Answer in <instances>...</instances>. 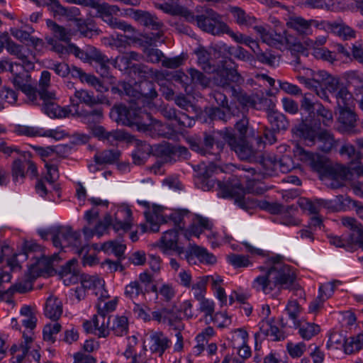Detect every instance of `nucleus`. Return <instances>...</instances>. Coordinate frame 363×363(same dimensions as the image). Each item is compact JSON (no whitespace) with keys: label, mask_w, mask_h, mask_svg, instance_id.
<instances>
[{"label":"nucleus","mask_w":363,"mask_h":363,"mask_svg":"<svg viewBox=\"0 0 363 363\" xmlns=\"http://www.w3.org/2000/svg\"><path fill=\"white\" fill-rule=\"evenodd\" d=\"M262 274L252 282V288L257 292L272 294L283 289L298 291L301 289L297 282L294 269L281 261V256L271 257L266 266H259Z\"/></svg>","instance_id":"1"},{"label":"nucleus","mask_w":363,"mask_h":363,"mask_svg":"<svg viewBox=\"0 0 363 363\" xmlns=\"http://www.w3.org/2000/svg\"><path fill=\"white\" fill-rule=\"evenodd\" d=\"M196 167L195 182L198 187L203 191H210L216 183L221 190L223 197H233L244 190L242 176L232 175L225 184L220 181L216 182L213 179L212 176L218 169L213 162H209L208 164L202 162Z\"/></svg>","instance_id":"2"},{"label":"nucleus","mask_w":363,"mask_h":363,"mask_svg":"<svg viewBox=\"0 0 363 363\" xmlns=\"http://www.w3.org/2000/svg\"><path fill=\"white\" fill-rule=\"evenodd\" d=\"M129 105L123 104L114 106L110 113L111 118L118 123L126 126H137L141 131L149 130V125L145 123V119L149 118L146 111L143 110L142 105L135 104V100L133 98L127 99Z\"/></svg>","instance_id":"3"},{"label":"nucleus","mask_w":363,"mask_h":363,"mask_svg":"<svg viewBox=\"0 0 363 363\" xmlns=\"http://www.w3.org/2000/svg\"><path fill=\"white\" fill-rule=\"evenodd\" d=\"M196 15L192 13V20H186L190 23H196L203 31L213 35L228 34L230 36L233 30L223 21L222 16L208 7H196Z\"/></svg>","instance_id":"4"},{"label":"nucleus","mask_w":363,"mask_h":363,"mask_svg":"<svg viewBox=\"0 0 363 363\" xmlns=\"http://www.w3.org/2000/svg\"><path fill=\"white\" fill-rule=\"evenodd\" d=\"M112 225L116 232L123 230L127 232L132 226V211L128 207H121L118 209L113 221L110 215H106L103 220H99L95 225V233L100 237L104 235L110 225Z\"/></svg>","instance_id":"5"},{"label":"nucleus","mask_w":363,"mask_h":363,"mask_svg":"<svg viewBox=\"0 0 363 363\" xmlns=\"http://www.w3.org/2000/svg\"><path fill=\"white\" fill-rule=\"evenodd\" d=\"M52 243L55 247L64 249L72 247L74 252L82 255L86 246H82L80 234L72 230L69 226L57 227L51 233Z\"/></svg>","instance_id":"6"},{"label":"nucleus","mask_w":363,"mask_h":363,"mask_svg":"<svg viewBox=\"0 0 363 363\" xmlns=\"http://www.w3.org/2000/svg\"><path fill=\"white\" fill-rule=\"evenodd\" d=\"M218 133L223 138L230 147V149L235 152L237 155L242 160L254 162L258 157L259 151L255 150L247 142L240 139L238 140L231 129L225 128L220 130Z\"/></svg>","instance_id":"7"},{"label":"nucleus","mask_w":363,"mask_h":363,"mask_svg":"<svg viewBox=\"0 0 363 363\" xmlns=\"http://www.w3.org/2000/svg\"><path fill=\"white\" fill-rule=\"evenodd\" d=\"M120 11V8L117 5H111L108 3H101L96 9V16L101 18L111 28L119 29L124 32L133 33L135 29L130 25L123 21H121L117 18H114L113 15H116Z\"/></svg>","instance_id":"8"},{"label":"nucleus","mask_w":363,"mask_h":363,"mask_svg":"<svg viewBox=\"0 0 363 363\" xmlns=\"http://www.w3.org/2000/svg\"><path fill=\"white\" fill-rule=\"evenodd\" d=\"M191 149L203 155H210L215 157V160H220L224 143L216 140L214 135L205 133L203 140H191L189 141Z\"/></svg>","instance_id":"9"},{"label":"nucleus","mask_w":363,"mask_h":363,"mask_svg":"<svg viewBox=\"0 0 363 363\" xmlns=\"http://www.w3.org/2000/svg\"><path fill=\"white\" fill-rule=\"evenodd\" d=\"M155 246L167 255H172L173 252L182 255L186 252L184 247L179 244V233L176 229L166 230Z\"/></svg>","instance_id":"10"},{"label":"nucleus","mask_w":363,"mask_h":363,"mask_svg":"<svg viewBox=\"0 0 363 363\" xmlns=\"http://www.w3.org/2000/svg\"><path fill=\"white\" fill-rule=\"evenodd\" d=\"M337 130L343 134L355 135L360 132L357 128V115L351 107L338 109Z\"/></svg>","instance_id":"11"},{"label":"nucleus","mask_w":363,"mask_h":363,"mask_svg":"<svg viewBox=\"0 0 363 363\" xmlns=\"http://www.w3.org/2000/svg\"><path fill=\"white\" fill-rule=\"evenodd\" d=\"M295 155L298 157L301 161L308 164L315 172L322 173L327 169V158L323 155L306 151L299 146L296 147Z\"/></svg>","instance_id":"12"},{"label":"nucleus","mask_w":363,"mask_h":363,"mask_svg":"<svg viewBox=\"0 0 363 363\" xmlns=\"http://www.w3.org/2000/svg\"><path fill=\"white\" fill-rule=\"evenodd\" d=\"M306 75H310L311 77L301 75L300 74L296 77L298 82L304 84L308 89L314 91L318 96L320 99L330 101L329 96L323 87L321 86V71L314 73L311 69H307Z\"/></svg>","instance_id":"13"},{"label":"nucleus","mask_w":363,"mask_h":363,"mask_svg":"<svg viewBox=\"0 0 363 363\" xmlns=\"http://www.w3.org/2000/svg\"><path fill=\"white\" fill-rule=\"evenodd\" d=\"M128 15L132 16L139 23L150 28L152 30H158L157 33V38H160L162 35L160 30L163 27V23L158 20V18L152 15L150 13L142 11L130 9L128 10Z\"/></svg>","instance_id":"14"},{"label":"nucleus","mask_w":363,"mask_h":363,"mask_svg":"<svg viewBox=\"0 0 363 363\" xmlns=\"http://www.w3.org/2000/svg\"><path fill=\"white\" fill-rule=\"evenodd\" d=\"M325 180L329 188L338 189L343 186L344 181L352 180V172L347 167L337 166L331 169Z\"/></svg>","instance_id":"15"},{"label":"nucleus","mask_w":363,"mask_h":363,"mask_svg":"<svg viewBox=\"0 0 363 363\" xmlns=\"http://www.w3.org/2000/svg\"><path fill=\"white\" fill-rule=\"evenodd\" d=\"M139 90L134 89L132 98L135 100V104L142 105L145 106L146 104H149L150 101L155 99L157 96V93L153 82L145 80L138 84Z\"/></svg>","instance_id":"16"},{"label":"nucleus","mask_w":363,"mask_h":363,"mask_svg":"<svg viewBox=\"0 0 363 363\" xmlns=\"http://www.w3.org/2000/svg\"><path fill=\"white\" fill-rule=\"evenodd\" d=\"M171 340L162 331H152L147 339V346L153 354L162 357L170 347Z\"/></svg>","instance_id":"17"},{"label":"nucleus","mask_w":363,"mask_h":363,"mask_svg":"<svg viewBox=\"0 0 363 363\" xmlns=\"http://www.w3.org/2000/svg\"><path fill=\"white\" fill-rule=\"evenodd\" d=\"M194 257L198 258L201 262L207 264H213L217 261L216 256L208 252L206 249L190 244L185 252L184 258L189 263H191Z\"/></svg>","instance_id":"18"},{"label":"nucleus","mask_w":363,"mask_h":363,"mask_svg":"<svg viewBox=\"0 0 363 363\" xmlns=\"http://www.w3.org/2000/svg\"><path fill=\"white\" fill-rule=\"evenodd\" d=\"M131 143L135 147V150L132 153L133 163L136 165L145 164L152 153L151 145L145 141L138 139H133Z\"/></svg>","instance_id":"19"},{"label":"nucleus","mask_w":363,"mask_h":363,"mask_svg":"<svg viewBox=\"0 0 363 363\" xmlns=\"http://www.w3.org/2000/svg\"><path fill=\"white\" fill-rule=\"evenodd\" d=\"M317 148L323 152H330L337 145V140L335 139L332 132L326 129L320 130L318 132L315 140Z\"/></svg>","instance_id":"20"},{"label":"nucleus","mask_w":363,"mask_h":363,"mask_svg":"<svg viewBox=\"0 0 363 363\" xmlns=\"http://www.w3.org/2000/svg\"><path fill=\"white\" fill-rule=\"evenodd\" d=\"M77 261L72 259L61 267L60 276L65 285L77 283L79 281V273L77 269Z\"/></svg>","instance_id":"21"},{"label":"nucleus","mask_w":363,"mask_h":363,"mask_svg":"<svg viewBox=\"0 0 363 363\" xmlns=\"http://www.w3.org/2000/svg\"><path fill=\"white\" fill-rule=\"evenodd\" d=\"M18 67H21V64L10 63L9 65V70L13 76L11 82L16 89L21 90L23 87L33 82V80L28 72L25 71L21 72Z\"/></svg>","instance_id":"22"},{"label":"nucleus","mask_w":363,"mask_h":363,"mask_svg":"<svg viewBox=\"0 0 363 363\" xmlns=\"http://www.w3.org/2000/svg\"><path fill=\"white\" fill-rule=\"evenodd\" d=\"M22 253H19L18 255L22 257L23 259H32L35 260L30 266L37 264L39 259L43 257L42 247L33 240L25 241L22 247Z\"/></svg>","instance_id":"23"},{"label":"nucleus","mask_w":363,"mask_h":363,"mask_svg":"<svg viewBox=\"0 0 363 363\" xmlns=\"http://www.w3.org/2000/svg\"><path fill=\"white\" fill-rule=\"evenodd\" d=\"M293 131L297 136L303 138L308 145H313L315 144L318 133L315 128L308 123L302 122L298 125Z\"/></svg>","instance_id":"24"},{"label":"nucleus","mask_w":363,"mask_h":363,"mask_svg":"<svg viewBox=\"0 0 363 363\" xmlns=\"http://www.w3.org/2000/svg\"><path fill=\"white\" fill-rule=\"evenodd\" d=\"M311 19L306 20L301 16H290L286 22L288 28L296 30L301 35H308L311 33Z\"/></svg>","instance_id":"25"},{"label":"nucleus","mask_w":363,"mask_h":363,"mask_svg":"<svg viewBox=\"0 0 363 363\" xmlns=\"http://www.w3.org/2000/svg\"><path fill=\"white\" fill-rule=\"evenodd\" d=\"M62 301L55 296H50L48 298L45 308V315L46 317L57 321L62 315Z\"/></svg>","instance_id":"26"},{"label":"nucleus","mask_w":363,"mask_h":363,"mask_svg":"<svg viewBox=\"0 0 363 363\" xmlns=\"http://www.w3.org/2000/svg\"><path fill=\"white\" fill-rule=\"evenodd\" d=\"M74 97V99L71 98V103L72 106L75 108V114L77 115H79L77 111L79 103L85 104L89 106H92L98 103L97 99L94 95L84 89L76 90Z\"/></svg>","instance_id":"27"},{"label":"nucleus","mask_w":363,"mask_h":363,"mask_svg":"<svg viewBox=\"0 0 363 363\" xmlns=\"http://www.w3.org/2000/svg\"><path fill=\"white\" fill-rule=\"evenodd\" d=\"M92 323L95 330H97L96 335L99 337H106L109 334L110 317L106 318V315L99 313L92 318Z\"/></svg>","instance_id":"28"},{"label":"nucleus","mask_w":363,"mask_h":363,"mask_svg":"<svg viewBox=\"0 0 363 363\" xmlns=\"http://www.w3.org/2000/svg\"><path fill=\"white\" fill-rule=\"evenodd\" d=\"M267 118L274 131L285 130L289 126L286 117L275 109L269 112Z\"/></svg>","instance_id":"29"},{"label":"nucleus","mask_w":363,"mask_h":363,"mask_svg":"<svg viewBox=\"0 0 363 363\" xmlns=\"http://www.w3.org/2000/svg\"><path fill=\"white\" fill-rule=\"evenodd\" d=\"M47 26L50 28L55 39L63 42H69L71 40L73 33L71 29L58 25L52 20L47 21Z\"/></svg>","instance_id":"30"},{"label":"nucleus","mask_w":363,"mask_h":363,"mask_svg":"<svg viewBox=\"0 0 363 363\" xmlns=\"http://www.w3.org/2000/svg\"><path fill=\"white\" fill-rule=\"evenodd\" d=\"M76 26L77 30L79 33L80 35L86 38H91L94 35H99L101 32L91 20L77 19Z\"/></svg>","instance_id":"31"},{"label":"nucleus","mask_w":363,"mask_h":363,"mask_svg":"<svg viewBox=\"0 0 363 363\" xmlns=\"http://www.w3.org/2000/svg\"><path fill=\"white\" fill-rule=\"evenodd\" d=\"M148 290L143 289L138 281H131L125 289V295L133 303L139 301L140 298H144Z\"/></svg>","instance_id":"32"},{"label":"nucleus","mask_w":363,"mask_h":363,"mask_svg":"<svg viewBox=\"0 0 363 363\" xmlns=\"http://www.w3.org/2000/svg\"><path fill=\"white\" fill-rule=\"evenodd\" d=\"M329 204L336 211H346L352 207L357 208L359 202L352 200L350 197L345 195H338L333 199L328 201Z\"/></svg>","instance_id":"33"},{"label":"nucleus","mask_w":363,"mask_h":363,"mask_svg":"<svg viewBox=\"0 0 363 363\" xmlns=\"http://www.w3.org/2000/svg\"><path fill=\"white\" fill-rule=\"evenodd\" d=\"M91 61H94L96 63L97 72L101 74L103 77L108 78L111 77L110 74V67L108 65L110 62V60L107 56L104 55L99 50H96Z\"/></svg>","instance_id":"34"},{"label":"nucleus","mask_w":363,"mask_h":363,"mask_svg":"<svg viewBox=\"0 0 363 363\" xmlns=\"http://www.w3.org/2000/svg\"><path fill=\"white\" fill-rule=\"evenodd\" d=\"M43 110L52 118H61L69 116L71 110L60 107L56 101L43 104Z\"/></svg>","instance_id":"35"},{"label":"nucleus","mask_w":363,"mask_h":363,"mask_svg":"<svg viewBox=\"0 0 363 363\" xmlns=\"http://www.w3.org/2000/svg\"><path fill=\"white\" fill-rule=\"evenodd\" d=\"M157 6L159 9L171 15L182 16L184 17L186 20L193 19L192 12L184 6L172 5L167 3L157 4Z\"/></svg>","instance_id":"36"},{"label":"nucleus","mask_w":363,"mask_h":363,"mask_svg":"<svg viewBox=\"0 0 363 363\" xmlns=\"http://www.w3.org/2000/svg\"><path fill=\"white\" fill-rule=\"evenodd\" d=\"M339 78L334 77L325 71H321V86L331 93L335 94L342 86Z\"/></svg>","instance_id":"37"},{"label":"nucleus","mask_w":363,"mask_h":363,"mask_svg":"<svg viewBox=\"0 0 363 363\" xmlns=\"http://www.w3.org/2000/svg\"><path fill=\"white\" fill-rule=\"evenodd\" d=\"M197 56V61L201 69L208 73L216 70L215 66L211 62V55L204 48H199L194 50Z\"/></svg>","instance_id":"38"},{"label":"nucleus","mask_w":363,"mask_h":363,"mask_svg":"<svg viewBox=\"0 0 363 363\" xmlns=\"http://www.w3.org/2000/svg\"><path fill=\"white\" fill-rule=\"evenodd\" d=\"M298 203L302 209L308 211L310 213L314 215L318 213L321 206L325 208H330L331 206L328 201L324 199H315L312 201L308 199H302L299 201Z\"/></svg>","instance_id":"39"},{"label":"nucleus","mask_w":363,"mask_h":363,"mask_svg":"<svg viewBox=\"0 0 363 363\" xmlns=\"http://www.w3.org/2000/svg\"><path fill=\"white\" fill-rule=\"evenodd\" d=\"M241 106L252 107L254 95H248L238 86L229 87V93Z\"/></svg>","instance_id":"40"},{"label":"nucleus","mask_w":363,"mask_h":363,"mask_svg":"<svg viewBox=\"0 0 363 363\" xmlns=\"http://www.w3.org/2000/svg\"><path fill=\"white\" fill-rule=\"evenodd\" d=\"M108 328L112 330L116 336L121 337L126 335L128 330V318L125 316L113 317Z\"/></svg>","instance_id":"41"},{"label":"nucleus","mask_w":363,"mask_h":363,"mask_svg":"<svg viewBox=\"0 0 363 363\" xmlns=\"http://www.w3.org/2000/svg\"><path fill=\"white\" fill-rule=\"evenodd\" d=\"M160 206L153 207V213H145V216L147 223H150V230L153 233H157L160 230L159 223H165L164 218L160 214L161 211Z\"/></svg>","instance_id":"42"},{"label":"nucleus","mask_w":363,"mask_h":363,"mask_svg":"<svg viewBox=\"0 0 363 363\" xmlns=\"http://www.w3.org/2000/svg\"><path fill=\"white\" fill-rule=\"evenodd\" d=\"M335 97L338 109L351 107L353 102L352 94L345 86L342 85L341 88L335 94Z\"/></svg>","instance_id":"43"},{"label":"nucleus","mask_w":363,"mask_h":363,"mask_svg":"<svg viewBox=\"0 0 363 363\" xmlns=\"http://www.w3.org/2000/svg\"><path fill=\"white\" fill-rule=\"evenodd\" d=\"M230 11L235 22L240 26H252L256 21L255 17L247 15L245 11L240 7H232Z\"/></svg>","instance_id":"44"},{"label":"nucleus","mask_w":363,"mask_h":363,"mask_svg":"<svg viewBox=\"0 0 363 363\" xmlns=\"http://www.w3.org/2000/svg\"><path fill=\"white\" fill-rule=\"evenodd\" d=\"M252 108L257 110H265L267 115L271 111H274L275 104L271 99L266 97L263 94H254Z\"/></svg>","instance_id":"45"},{"label":"nucleus","mask_w":363,"mask_h":363,"mask_svg":"<svg viewBox=\"0 0 363 363\" xmlns=\"http://www.w3.org/2000/svg\"><path fill=\"white\" fill-rule=\"evenodd\" d=\"M68 49L69 50V53L73 54L75 57L84 61H91L97 50L93 46H88L86 50H82L74 44H69Z\"/></svg>","instance_id":"46"},{"label":"nucleus","mask_w":363,"mask_h":363,"mask_svg":"<svg viewBox=\"0 0 363 363\" xmlns=\"http://www.w3.org/2000/svg\"><path fill=\"white\" fill-rule=\"evenodd\" d=\"M11 275L9 272L0 270V294H6L7 290L16 291L20 293H25L27 291L26 286H22L21 284H16L6 289V284H9L11 281Z\"/></svg>","instance_id":"47"},{"label":"nucleus","mask_w":363,"mask_h":363,"mask_svg":"<svg viewBox=\"0 0 363 363\" xmlns=\"http://www.w3.org/2000/svg\"><path fill=\"white\" fill-rule=\"evenodd\" d=\"M121 155L118 149L106 150L95 155V160L99 164H111L117 161Z\"/></svg>","instance_id":"48"},{"label":"nucleus","mask_w":363,"mask_h":363,"mask_svg":"<svg viewBox=\"0 0 363 363\" xmlns=\"http://www.w3.org/2000/svg\"><path fill=\"white\" fill-rule=\"evenodd\" d=\"M333 33L338 35L343 40H349L355 35L354 30L347 26L342 20L334 21Z\"/></svg>","instance_id":"49"},{"label":"nucleus","mask_w":363,"mask_h":363,"mask_svg":"<svg viewBox=\"0 0 363 363\" xmlns=\"http://www.w3.org/2000/svg\"><path fill=\"white\" fill-rule=\"evenodd\" d=\"M296 327L298 328V333L305 340H310L320 332L318 325L311 323H297Z\"/></svg>","instance_id":"50"},{"label":"nucleus","mask_w":363,"mask_h":363,"mask_svg":"<svg viewBox=\"0 0 363 363\" xmlns=\"http://www.w3.org/2000/svg\"><path fill=\"white\" fill-rule=\"evenodd\" d=\"M348 85L354 86L357 89L363 90V74L357 70H349L342 74Z\"/></svg>","instance_id":"51"},{"label":"nucleus","mask_w":363,"mask_h":363,"mask_svg":"<svg viewBox=\"0 0 363 363\" xmlns=\"http://www.w3.org/2000/svg\"><path fill=\"white\" fill-rule=\"evenodd\" d=\"M345 352L347 354H352L363 349V334L350 337L345 341Z\"/></svg>","instance_id":"52"},{"label":"nucleus","mask_w":363,"mask_h":363,"mask_svg":"<svg viewBox=\"0 0 363 363\" xmlns=\"http://www.w3.org/2000/svg\"><path fill=\"white\" fill-rule=\"evenodd\" d=\"M152 319L158 322L167 323L170 326H174L177 318L174 313L166 308L162 309L161 311H153L152 313Z\"/></svg>","instance_id":"53"},{"label":"nucleus","mask_w":363,"mask_h":363,"mask_svg":"<svg viewBox=\"0 0 363 363\" xmlns=\"http://www.w3.org/2000/svg\"><path fill=\"white\" fill-rule=\"evenodd\" d=\"M79 280L83 288L88 289H101L104 286V281L97 277L90 276L88 274H79Z\"/></svg>","instance_id":"54"},{"label":"nucleus","mask_w":363,"mask_h":363,"mask_svg":"<svg viewBox=\"0 0 363 363\" xmlns=\"http://www.w3.org/2000/svg\"><path fill=\"white\" fill-rule=\"evenodd\" d=\"M224 50L228 51L230 55H233L235 58L252 63L255 61L254 55H251L249 52L245 50L242 47L238 46L228 47L226 45H223Z\"/></svg>","instance_id":"55"},{"label":"nucleus","mask_w":363,"mask_h":363,"mask_svg":"<svg viewBox=\"0 0 363 363\" xmlns=\"http://www.w3.org/2000/svg\"><path fill=\"white\" fill-rule=\"evenodd\" d=\"M230 37L238 43L245 44V45L250 48V49L253 51L255 56L256 55V51L261 50L259 48V45L250 36H247L240 33H233L230 35Z\"/></svg>","instance_id":"56"},{"label":"nucleus","mask_w":363,"mask_h":363,"mask_svg":"<svg viewBox=\"0 0 363 363\" xmlns=\"http://www.w3.org/2000/svg\"><path fill=\"white\" fill-rule=\"evenodd\" d=\"M21 91L26 96V103L31 105L38 104L39 89H37L33 82L23 87Z\"/></svg>","instance_id":"57"},{"label":"nucleus","mask_w":363,"mask_h":363,"mask_svg":"<svg viewBox=\"0 0 363 363\" xmlns=\"http://www.w3.org/2000/svg\"><path fill=\"white\" fill-rule=\"evenodd\" d=\"M256 58L259 62L267 65L269 67H275L278 65L279 60L277 57L272 53L270 50H257L256 51Z\"/></svg>","instance_id":"58"},{"label":"nucleus","mask_w":363,"mask_h":363,"mask_svg":"<svg viewBox=\"0 0 363 363\" xmlns=\"http://www.w3.org/2000/svg\"><path fill=\"white\" fill-rule=\"evenodd\" d=\"M125 245L116 240L106 242L102 245V250L113 253L118 259L123 257Z\"/></svg>","instance_id":"59"},{"label":"nucleus","mask_w":363,"mask_h":363,"mask_svg":"<svg viewBox=\"0 0 363 363\" xmlns=\"http://www.w3.org/2000/svg\"><path fill=\"white\" fill-rule=\"evenodd\" d=\"M228 262L235 268L247 267L252 264L248 256L238 254H230L227 256Z\"/></svg>","instance_id":"60"},{"label":"nucleus","mask_w":363,"mask_h":363,"mask_svg":"<svg viewBox=\"0 0 363 363\" xmlns=\"http://www.w3.org/2000/svg\"><path fill=\"white\" fill-rule=\"evenodd\" d=\"M61 325L57 322L49 323L45 325L43 328V339L45 341L53 343L55 342V335L57 334L61 330Z\"/></svg>","instance_id":"61"},{"label":"nucleus","mask_w":363,"mask_h":363,"mask_svg":"<svg viewBox=\"0 0 363 363\" xmlns=\"http://www.w3.org/2000/svg\"><path fill=\"white\" fill-rule=\"evenodd\" d=\"M199 301H200V311L205 313V321L206 323H209L213 320L214 303L208 299L204 298V296L202 299Z\"/></svg>","instance_id":"62"},{"label":"nucleus","mask_w":363,"mask_h":363,"mask_svg":"<svg viewBox=\"0 0 363 363\" xmlns=\"http://www.w3.org/2000/svg\"><path fill=\"white\" fill-rule=\"evenodd\" d=\"M188 73L189 74L194 84L201 85L203 88L209 86L211 83L210 79L204 75L201 72L194 68H191L189 69Z\"/></svg>","instance_id":"63"},{"label":"nucleus","mask_w":363,"mask_h":363,"mask_svg":"<svg viewBox=\"0 0 363 363\" xmlns=\"http://www.w3.org/2000/svg\"><path fill=\"white\" fill-rule=\"evenodd\" d=\"M0 99L6 103L14 105L18 100V94L9 86H3L0 89Z\"/></svg>","instance_id":"64"}]
</instances>
